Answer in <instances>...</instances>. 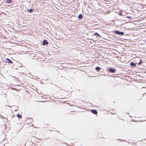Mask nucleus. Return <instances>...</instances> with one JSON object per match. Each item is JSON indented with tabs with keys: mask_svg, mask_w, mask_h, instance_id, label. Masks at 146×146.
Instances as JSON below:
<instances>
[{
	"mask_svg": "<svg viewBox=\"0 0 146 146\" xmlns=\"http://www.w3.org/2000/svg\"><path fill=\"white\" fill-rule=\"evenodd\" d=\"M115 33L117 34L120 35H123L124 33L122 32H119L118 31H115Z\"/></svg>",
	"mask_w": 146,
	"mask_h": 146,
	"instance_id": "1",
	"label": "nucleus"
},
{
	"mask_svg": "<svg viewBox=\"0 0 146 146\" xmlns=\"http://www.w3.org/2000/svg\"><path fill=\"white\" fill-rule=\"evenodd\" d=\"M5 61L6 62L8 63H11V64L13 63L12 61L11 60H10L9 59H8V58H6L5 59Z\"/></svg>",
	"mask_w": 146,
	"mask_h": 146,
	"instance_id": "2",
	"label": "nucleus"
},
{
	"mask_svg": "<svg viewBox=\"0 0 146 146\" xmlns=\"http://www.w3.org/2000/svg\"><path fill=\"white\" fill-rule=\"evenodd\" d=\"M109 71L111 73H114L115 72V70L114 69L110 68L109 69Z\"/></svg>",
	"mask_w": 146,
	"mask_h": 146,
	"instance_id": "3",
	"label": "nucleus"
},
{
	"mask_svg": "<svg viewBox=\"0 0 146 146\" xmlns=\"http://www.w3.org/2000/svg\"><path fill=\"white\" fill-rule=\"evenodd\" d=\"M1 128H2V129L3 130H5L6 129V124L5 123L3 124V125H2L1 126Z\"/></svg>",
	"mask_w": 146,
	"mask_h": 146,
	"instance_id": "4",
	"label": "nucleus"
},
{
	"mask_svg": "<svg viewBox=\"0 0 146 146\" xmlns=\"http://www.w3.org/2000/svg\"><path fill=\"white\" fill-rule=\"evenodd\" d=\"M91 111L92 113L95 114H96L98 113L97 111L96 110H91Z\"/></svg>",
	"mask_w": 146,
	"mask_h": 146,
	"instance_id": "5",
	"label": "nucleus"
},
{
	"mask_svg": "<svg viewBox=\"0 0 146 146\" xmlns=\"http://www.w3.org/2000/svg\"><path fill=\"white\" fill-rule=\"evenodd\" d=\"M48 43V42L46 40H43V42H42V44L43 45H45L46 44H47Z\"/></svg>",
	"mask_w": 146,
	"mask_h": 146,
	"instance_id": "6",
	"label": "nucleus"
},
{
	"mask_svg": "<svg viewBox=\"0 0 146 146\" xmlns=\"http://www.w3.org/2000/svg\"><path fill=\"white\" fill-rule=\"evenodd\" d=\"M130 65L132 66H136V64L132 62H131Z\"/></svg>",
	"mask_w": 146,
	"mask_h": 146,
	"instance_id": "7",
	"label": "nucleus"
},
{
	"mask_svg": "<svg viewBox=\"0 0 146 146\" xmlns=\"http://www.w3.org/2000/svg\"><path fill=\"white\" fill-rule=\"evenodd\" d=\"M27 11L28 12H29L30 13H31L32 12H33V10L32 9H28L27 10Z\"/></svg>",
	"mask_w": 146,
	"mask_h": 146,
	"instance_id": "8",
	"label": "nucleus"
},
{
	"mask_svg": "<svg viewBox=\"0 0 146 146\" xmlns=\"http://www.w3.org/2000/svg\"><path fill=\"white\" fill-rule=\"evenodd\" d=\"M17 117L19 118L20 119L22 117V115L20 114H18L17 115Z\"/></svg>",
	"mask_w": 146,
	"mask_h": 146,
	"instance_id": "9",
	"label": "nucleus"
},
{
	"mask_svg": "<svg viewBox=\"0 0 146 146\" xmlns=\"http://www.w3.org/2000/svg\"><path fill=\"white\" fill-rule=\"evenodd\" d=\"M6 2L8 3H11L12 2V1L11 0H7Z\"/></svg>",
	"mask_w": 146,
	"mask_h": 146,
	"instance_id": "10",
	"label": "nucleus"
},
{
	"mask_svg": "<svg viewBox=\"0 0 146 146\" xmlns=\"http://www.w3.org/2000/svg\"><path fill=\"white\" fill-rule=\"evenodd\" d=\"M78 17L80 19H82L83 17V16L82 14H80L79 15Z\"/></svg>",
	"mask_w": 146,
	"mask_h": 146,
	"instance_id": "11",
	"label": "nucleus"
},
{
	"mask_svg": "<svg viewBox=\"0 0 146 146\" xmlns=\"http://www.w3.org/2000/svg\"><path fill=\"white\" fill-rule=\"evenodd\" d=\"M94 35L95 36H97L100 37V36L98 33H94Z\"/></svg>",
	"mask_w": 146,
	"mask_h": 146,
	"instance_id": "12",
	"label": "nucleus"
},
{
	"mask_svg": "<svg viewBox=\"0 0 146 146\" xmlns=\"http://www.w3.org/2000/svg\"><path fill=\"white\" fill-rule=\"evenodd\" d=\"M96 70H97L98 71H99L100 70V67H96Z\"/></svg>",
	"mask_w": 146,
	"mask_h": 146,
	"instance_id": "13",
	"label": "nucleus"
},
{
	"mask_svg": "<svg viewBox=\"0 0 146 146\" xmlns=\"http://www.w3.org/2000/svg\"><path fill=\"white\" fill-rule=\"evenodd\" d=\"M126 18L129 19H132V17H131L129 16H127L126 17Z\"/></svg>",
	"mask_w": 146,
	"mask_h": 146,
	"instance_id": "14",
	"label": "nucleus"
},
{
	"mask_svg": "<svg viewBox=\"0 0 146 146\" xmlns=\"http://www.w3.org/2000/svg\"><path fill=\"white\" fill-rule=\"evenodd\" d=\"M141 61H142V60H141L139 62V63L138 64H141Z\"/></svg>",
	"mask_w": 146,
	"mask_h": 146,
	"instance_id": "15",
	"label": "nucleus"
},
{
	"mask_svg": "<svg viewBox=\"0 0 146 146\" xmlns=\"http://www.w3.org/2000/svg\"><path fill=\"white\" fill-rule=\"evenodd\" d=\"M141 144H142V145H144L145 144L143 143H141Z\"/></svg>",
	"mask_w": 146,
	"mask_h": 146,
	"instance_id": "16",
	"label": "nucleus"
},
{
	"mask_svg": "<svg viewBox=\"0 0 146 146\" xmlns=\"http://www.w3.org/2000/svg\"><path fill=\"white\" fill-rule=\"evenodd\" d=\"M113 113V114H115V112H114L113 113Z\"/></svg>",
	"mask_w": 146,
	"mask_h": 146,
	"instance_id": "17",
	"label": "nucleus"
},
{
	"mask_svg": "<svg viewBox=\"0 0 146 146\" xmlns=\"http://www.w3.org/2000/svg\"><path fill=\"white\" fill-rule=\"evenodd\" d=\"M102 138L104 139V138Z\"/></svg>",
	"mask_w": 146,
	"mask_h": 146,
	"instance_id": "18",
	"label": "nucleus"
},
{
	"mask_svg": "<svg viewBox=\"0 0 146 146\" xmlns=\"http://www.w3.org/2000/svg\"><path fill=\"white\" fill-rule=\"evenodd\" d=\"M145 42H146V41H145Z\"/></svg>",
	"mask_w": 146,
	"mask_h": 146,
	"instance_id": "19",
	"label": "nucleus"
}]
</instances>
